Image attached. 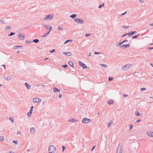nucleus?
Instances as JSON below:
<instances>
[{
    "label": "nucleus",
    "instance_id": "nucleus-12",
    "mask_svg": "<svg viewBox=\"0 0 153 153\" xmlns=\"http://www.w3.org/2000/svg\"><path fill=\"white\" fill-rule=\"evenodd\" d=\"M30 133L31 134H33L35 131V129L34 127L31 128L30 130Z\"/></svg>",
    "mask_w": 153,
    "mask_h": 153
},
{
    "label": "nucleus",
    "instance_id": "nucleus-45",
    "mask_svg": "<svg viewBox=\"0 0 153 153\" xmlns=\"http://www.w3.org/2000/svg\"><path fill=\"white\" fill-rule=\"evenodd\" d=\"M127 34H128V33H126L125 34H124L122 36H121V37H124L125 36H126Z\"/></svg>",
    "mask_w": 153,
    "mask_h": 153
},
{
    "label": "nucleus",
    "instance_id": "nucleus-3",
    "mask_svg": "<svg viewBox=\"0 0 153 153\" xmlns=\"http://www.w3.org/2000/svg\"><path fill=\"white\" fill-rule=\"evenodd\" d=\"M131 65L130 64H127L122 67L121 68V70L123 71L127 70L130 68Z\"/></svg>",
    "mask_w": 153,
    "mask_h": 153
},
{
    "label": "nucleus",
    "instance_id": "nucleus-62",
    "mask_svg": "<svg viewBox=\"0 0 153 153\" xmlns=\"http://www.w3.org/2000/svg\"><path fill=\"white\" fill-rule=\"evenodd\" d=\"M2 66H3L4 67V68L5 69H6L5 66V65H2Z\"/></svg>",
    "mask_w": 153,
    "mask_h": 153
},
{
    "label": "nucleus",
    "instance_id": "nucleus-38",
    "mask_svg": "<svg viewBox=\"0 0 153 153\" xmlns=\"http://www.w3.org/2000/svg\"><path fill=\"white\" fill-rule=\"evenodd\" d=\"M68 67V65H63L62 66V68H66Z\"/></svg>",
    "mask_w": 153,
    "mask_h": 153
},
{
    "label": "nucleus",
    "instance_id": "nucleus-34",
    "mask_svg": "<svg viewBox=\"0 0 153 153\" xmlns=\"http://www.w3.org/2000/svg\"><path fill=\"white\" fill-rule=\"evenodd\" d=\"M139 35V34H138L136 36H133L132 38L133 39L137 38V37Z\"/></svg>",
    "mask_w": 153,
    "mask_h": 153
},
{
    "label": "nucleus",
    "instance_id": "nucleus-30",
    "mask_svg": "<svg viewBox=\"0 0 153 153\" xmlns=\"http://www.w3.org/2000/svg\"><path fill=\"white\" fill-rule=\"evenodd\" d=\"M9 119L11 121V122L13 123L14 122V120L13 117H10L9 118Z\"/></svg>",
    "mask_w": 153,
    "mask_h": 153
},
{
    "label": "nucleus",
    "instance_id": "nucleus-22",
    "mask_svg": "<svg viewBox=\"0 0 153 153\" xmlns=\"http://www.w3.org/2000/svg\"><path fill=\"white\" fill-rule=\"evenodd\" d=\"M76 16H77V15L76 14H72V15H71L70 16V17L71 18H73L76 17Z\"/></svg>",
    "mask_w": 153,
    "mask_h": 153
},
{
    "label": "nucleus",
    "instance_id": "nucleus-15",
    "mask_svg": "<svg viewBox=\"0 0 153 153\" xmlns=\"http://www.w3.org/2000/svg\"><path fill=\"white\" fill-rule=\"evenodd\" d=\"M11 26L10 25H9L5 27V30L6 31H9V30L11 29Z\"/></svg>",
    "mask_w": 153,
    "mask_h": 153
},
{
    "label": "nucleus",
    "instance_id": "nucleus-56",
    "mask_svg": "<svg viewBox=\"0 0 153 153\" xmlns=\"http://www.w3.org/2000/svg\"><path fill=\"white\" fill-rule=\"evenodd\" d=\"M51 30H49V31L47 33V34L48 35L49 34Z\"/></svg>",
    "mask_w": 153,
    "mask_h": 153
},
{
    "label": "nucleus",
    "instance_id": "nucleus-13",
    "mask_svg": "<svg viewBox=\"0 0 153 153\" xmlns=\"http://www.w3.org/2000/svg\"><path fill=\"white\" fill-rule=\"evenodd\" d=\"M25 85L28 89H30V88L31 86L28 85L27 82L25 83Z\"/></svg>",
    "mask_w": 153,
    "mask_h": 153
},
{
    "label": "nucleus",
    "instance_id": "nucleus-8",
    "mask_svg": "<svg viewBox=\"0 0 153 153\" xmlns=\"http://www.w3.org/2000/svg\"><path fill=\"white\" fill-rule=\"evenodd\" d=\"M4 78L5 79L9 81L12 79L11 77L8 75H5L4 76Z\"/></svg>",
    "mask_w": 153,
    "mask_h": 153
},
{
    "label": "nucleus",
    "instance_id": "nucleus-1",
    "mask_svg": "<svg viewBox=\"0 0 153 153\" xmlns=\"http://www.w3.org/2000/svg\"><path fill=\"white\" fill-rule=\"evenodd\" d=\"M56 151V149L54 146L51 145L49 147L48 149V153H55Z\"/></svg>",
    "mask_w": 153,
    "mask_h": 153
},
{
    "label": "nucleus",
    "instance_id": "nucleus-19",
    "mask_svg": "<svg viewBox=\"0 0 153 153\" xmlns=\"http://www.w3.org/2000/svg\"><path fill=\"white\" fill-rule=\"evenodd\" d=\"M153 134V132H148L147 133V134L150 137H152V134Z\"/></svg>",
    "mask_w": 153,
    "mask_h": 153
},
{
    "label": "nucleus",
    "instance_id": "nucleus-53",
    "mask_svg": "<svg viewBox=\"0 0 153 153\" xmlns=\"http://www.w3.org/2000/svg\"><path fill=\"white\" fill-rule=\"evenodd\" d=\"M62 151H63L65 149V148L64 147V146H62Z\"/></svg>",
    "mask_w": 153,
    "mask_h": 153
},
{
    "label": "nucleus",
    "instance_id": "nucleus-47",
    "mask_svg": "<svg viewBox=\"0 0 153 153\" xmlns=\"http://www.w3.org/2000/svg\"><path fill=\"white\" fill-rule=\"evenodd\" d=\"M25 42L26 43H28L29 44H30L32 42L31 41H26Z\"/></svg>",
    "mask_w": 153,
    "mask_h": 153
},
{
    "label": "nucleus",
    "instance_id": "nucleus-4",
    "mask_svg": "<svg viewBox=\"0 0 153 153\" xmlns=\"http://www.w3.org/2000/svg\"><path fill=\"white\" fill-rule=\"evenodd\" d=\"M91 120L90 119H87L86 118H83L82 120V123L86 124L89 123H91Z\"/></svg>",
    "mask_w": 153,
    "mask_h": 153
},
{
    "label": "nucleus",
    "instance_id": "nucleus-36",
    "mask_svg": "<svg viewBox=\"0 0 153 153\" xmlns=\"http://www.w3.org/2000/svg\"><path fill=\"white\" fill-rule=\"evenodd\" d=\"M22 47V46H15L14 47V48L15 49H17V48L19 47Z\"/></svg>",
    "mask_w": 153,
    "mask_h": 153
},
{
    "label": "nucleus",
    "instance_id": "nucleus-2",
    "mask_svg": "<svg viewBox=\"0 0 153 153\" xmlns=\"http://www.w3.org/2000/svg\"><path fill=\"white\" fill-rule=\"evenodd\" d=\"M54 16V14H51L46 16L45 18L43 19V21L50 20L52 19Z\"/></svg>",
    "mask_w": 153,
    "mask_h": 153
},
{
    "label": "nucleus",
    "instance_id": "nucleus-18",
    "mask_svg": "<svg viewBox=\"0 0 153 153\" xmlns=\"http://www.w3.org/2000/svg\"><path fill=\"white\" fill-rule=\"evenodd\" d=\"M78 121V120H76L74 119V118H71V119L69 121H71L73 123L76 122Z\"/></svg>",
    "mask_w": 153,
    "mask_h": 153
},
{
    "label": "nucleus",
    "instance_id": "nucleus-57",
    "mask_svg": "<svg viewBox=\"0 0 153 153\" xmlns=\"http://www.w3.org/2000/svg\"><path fill=\"white\" fill-rule=\"evenodd\" d=\"M128 42V41L125 40H124V41H123V42H122V43H123H123H124V42Z\"/></svg>",
    "mask_w": 153,
    "mask_h": 153
},
{
    "label": "nucleus",
    "instance_id": "nucleus-10",
    "mask_svg": "<svg viewBox=\"0 0 153 153\" xmlns=\"http://www.w3.org/2000/svg\"><path fill=\"white\" fill-rule=\"evenodd\" d=\"M129 47V44H128L126 45H122L120 46V48H122L123 49H126V48H128Z\"/></svg>",
    "mask_w": 153,
    "mask_h": 153
},
{
    "label": "nucleus",
    "instance_id": "nucleus-60",
    "mask_svg": "<svg viewBox=\"0 0 153 153\" xmlns=\"http://www.w3.org/2000/svg\"><path fill=\"white\" fill-rule=\"evenodd\" d=\"M146 88H141V90H145Z\"/></svg>",
    "mask_w": 153,
    "mask_h": 153
},
{
    "label": "nucleus",
    "instance_id": "nucleus-40",
    "mask_svg": "<svg viewBox=\"0 0 153 153\" xmlns=\"http://www.w3.org/2000/svg\"><path fill=\"white\" fill-rule=\"evenodd\" d=\"M113 78L112 77H109L108 78V80L109 81H111L113 79Z\"/></svg>",
    "mask_w": 153,
    "mask_h": 153
},
{
    "label": "nucleus",
    "instance_id": "nucleus-25",
    "mask_svg": "<svg viewBox=\"0 0 153 153\" xmlns=\"http://www.w3.org/2000/svg\"><path fill=\"white\" fill-rule=\"evenodd\" d=\"M68 64H69V65H70L72 67H73V66H74V64L71 61H70L69 62H68Z\"/></svg>",
    "mask_w": 153,
    "mask_h": 153
},
{
    "label": "nucleus",
    "instance_id": "nucleus-50",
    "mask_svg": "<svg viewBox=\"0 0 153 153\" xmlns=\"http://www.w3.org/2000/svg\"><path fill=\"white\" fill-rule=\"evenodd\" d=\"M17 134H21V131H18L17 132Z\"/></svg>",
    "mask_w": 153,
    "mask_h": 153
},
{
    "label": "nucleus",
    "instance_id": "nucleus-17",
    "mask_svg": "<svg viewBox=\"0 0 153 153\" xmlns=\"http://www.w3.org/2000/svg\"><path fill=\"white\" fill-rule=\"evenodd\" d=\"M108 103L109 105L113 104L114 103V100H110L108 101Z\"/></svg>",
    "mask_w": 153,
    "mask_h": 153
},
{
    "label": "nucleus",
    "instance_id": "nucleus-51",
    "mask_svg": "<svg viewBox=\"0 0 153 153\" xmlns=\"http://www.w3.org/2000/svg\"><path fill=\"white\" fill-rule=\"evenodd\" d=\"M62 97V95L61 94H60L59 95V98H61V97Z\"/></svg>",
    "mask_w": 153,
    "mask_h": 153
},
{
    "label": "nucleus",
    "instance_id": "nucleus-28",
    "mask_svg": "<svg viewBox=\"0 0 153 153\" xmlns=\"http://www.w3.org/2000/svg\"><path fill=\"white\" fill-rule=\"evenodd\" d=\"M39 40L38 39H35L33 40V42L35 43H37L39 42Z\"/></svg>",
    "mask_w": 153,
    "mask_h": 153
},
{
    "label": "nucleus",
    "instance_id": "nucleus-44",
    "mask_svg": "<svg viewBox=\"0 0 153 153\" xmlns=\"http://www.w3.org/2000/svg\"><path fill=\"white\" fill-rule=\"evenodd\" d=\"M48 35L47 34V33H45V34H44V35H43V36H42V37H46Z\"/></svg>",
    "mask_w": 153,
    "mask_h": 153
},
{
    "label": "nucleus",
    "instance_id": "nucleus-26",
    "mask_svg": "<svg viewBox=\"0 0 153 153\" xmlns=\"http://www.w3.org/2000/svg\"><path fill=\"white\" fill-rule=\"evenodd\" d=\"M5 139L4 137V136H2L0 137V140H4Z\"/></svg>",
    "mask_w": 153,
    "mask_h": 153
},
{
    "label": "nucleus",
    "instance_id": "nucleus-46",
    "mask_svg": "<svg viewBox=\"0 0 153 153\" xmlns=\"http://www.w3.org/2000/svg\"><path fill=\"white\" fill-rule=\"evenodd\" d=\"M139 2L140 3H143L144 2V0H139Z\"/></svg>",
    "mask_w": 153,
    "mask_h": 153
},
{
    "label": "nucleus",
    "instance_id": "nucleus-23",
    "mask_svg": "<svg viewBox=\"0 0 153 153\" xmlns=\"http://www.w3.org/2000/svg\"><path fill=\"white\" fill-rule=\"evenodd\" d=\"M0 23L1 25H3L5 24L4 20L3 19H1L0 20Z\"/></svg>",
    "mask_w": 153,
    "mask_h": 153
},
{
    "label": "nucleus",
    "instance_id": "nucleus-33",
    "mask_svg": "<svg viewBox=\"0 0 153 153\" xmlns=\"http://www.w3.org/2000/svg\"><path fill=\"white\" fill-rule=\"evenodd\" d=\"M72 41V40H66L64 43V44H65L69 42H71Z\"/></svg>",
    "mask_w": 153,
    "mask_h": 153
},
{
    "label": "nucleus",
    "instance_id": "nucleus-16",
    "mask_svg": "<svg viewBox=\"0 0 153 153\" xmlns=\"http://www.w3.org/2000/svg\"><path fill=\"white\" fill-rule=\"evenodd\" d=\"M63 53L67 56H70L71 55V53L70 52H68L67 53L63 52Z\"/></svg>",
    "mask_w": 153,
    "mask_h": 153
},
{
    "label": "nucleus",
    "instance_id": "nucleus-52",
    "mask_svg": "<svg viewBox=\"0 0 153 153\" xmlns=\"http://www.w3.org/2000/svg\"><path fill=\"white\" fill-rule=\"evenodd\" d=\"M33 106H31V108H30V110H31L33 111Z\"/></svg>",
    "mask_w": 153,
    "mask_h": 153
},
{
    "label": "nucleus",
    "instance_id": "nucleus-6",
    "mask_svg": "<svg viewBox=\"0 0 153 153\" xmlns=\"http://www.w3.org/2000/svg\"><path fill=\"white\" fill-rule=\"evenodd\" d=\"M34 103H37L41 102L42 100L38 98H34L33 100Z\"/></svg>",
    "mask_w": 153,
    "mask_h": 153
},
{
    "label": "nucleus",
    "instance_id": "nucleus-43",
    "mask_svg": "<svg viewBox=\"0 0 153 153\" xmlns=\"http://www.w3.org/2000/svg\"><path fill=\"white\" fill-rule=\"evenodd\" d=\"M128 27H129V26H123V27L125 29L128 28Z\"/></svg>",
    "mask_w": 153,
    "mask_h": 153
},
{
    "label": "nucleus",
    "instance_id": "nucleus-27",
    "mask_svg": "<svg viewBox=\"0 0 153 153\" xmlns=\"http://www.w3.org/2000/svg\"><path fill=\"white\" fill-rule=\"evenodd\" d=\"M123 44L122 42H118L116 44V45L117 46H119L120 45H121V44Z\"/></svg>",
    "mask_w": 153,
    "mask_h": 153
},
{
    "label": "nucleus",
    "instance_id": "nucleus-14",
    "mask_svg": "<svg viewBox=\"0 0 153 153\" xmlns=\"http://www.w3.org/2000/svg\"><path fill=\"white\" fill-rule=\"evenodd\" d=\"M117 153H122V150L120 146V147L118 146L117 150Z\"/></svg>",
    "mask_w": 153,
    "mask_h": 153
},
{
    "label": "nucleus",
    "instance_id": "nucleus-21",
    "mask_svg": "<svg viewBox=\"0 0 153 153\" xmlns=\"http://www.w3.org/2000/svg\"><path fill=\"white\" fill-rule=\"evenodd\" d=\"M136 33V31H131L130 33H128V35L129 36H131Z\"/></svg>",
    "mask_w": 153,
    "mask_h": 153
},
{
    "label": "nucleus",
    "instance_id": "nucleus-63",
    "mask_svg": "<svg viewBox=\"0 0 153 153\" xmlns=\"http://www.w3.org/2000/svg\"><path fill=\"white\" fill-rule=\"evenodd\" d=\"M149 50H152V49H153V47H152V48H149Z\"/></svg>",
    "mask_w": 153,
    "mask_h": 153
},
{
    "label": "nucleus",
    "instance_id": "nucleus-20",
    "mask_svg": "<svg viewBox=\"0 0 153 153\" xmlns=\"http://www.w3.org/2000/svg\"><path fill=\"white\" fill-rule=\"evenodd\" d=\"M32 112L33 111L30 110L29 112L27 113V115L29 117H31Z\"/></svg>",
    "mask_w": 153,
    "mask_h": 153
},
{
    "label": "nucleus",
    "instance_id": "nucleus-11",
    "mask_svg": "<svg viewBox=\"0 0 153 153\" xmlns=\"http://www.w3.org/2000/svg\"><path fill=\"white\" fill-rule=\"evenodd\" d=\"M46 27V28L47 29H49V30H52V28L51 26H50L48 25H44Z\"/></svg>",
    "mask_w": 153,
    "mask_h": 153
},
{
    "label": "nucleus",
    "instance_id": "nucleus-42",
    "mask_svg": "<svg viewBox=\"0 0 153 153\" xmlns=\"http://www.w3.org/2000/svg\"><path fill=\"white\" fill-rule=\"evenodd\" d=\"M55 51V49H53L52 50L50 51V53H52L53 52H54Z\"/></svg>",
    "mask_w": 153,
    "mask_h": 153
},
{
    "label": "nucleus",
    "instance_id": "nucleus-24",
    "mask_svg": "<svg viewBox=\"0 0 153 153\" xmlns=\"http://www.w3.org/2000/svg\"><path fill=\"white\" fill-rule=\"evenodd\" d=\"M135 114L137 117L140 115V114L137 110H136L135 111Z\"/></svg>",
    "mask_w": 153,
    "mask_h": 153
},
{
    "label": "nucleus",
    "instance_id": "nucleus-61",
    "mask_svg": "<svg viewBox=\"0 0 153 153\" xmlns=\"http://www.w3.org/2000/svg\"><path fill=\"white\" fill-rule=\"evenodd\" d=\"M126 12H126V11L125 13H122V14L121 15H122V16H123V15H124V14H125Z\"/></svg>",
    "mask_w": 153,
    "mask_h": 153
},
{
    "label": "nucleus",
    "instance_id": "nucleus-32",
    "mask_svg": "<svg viewBox=\"0 0 153 153\" xmlns=\"http://www.w3.org/2000/svg\"><path fill=\"white\" fill-rule=\"evenodd\" d=\"M100 65L102 67H104L105 68L107 67V65H106L104 64H100Z\"/></svg>",
    "mask_w": 153,
    "mask_h": 153
},
{
    "label": "nucleus",
    "instance_id": "nucleus-64",
    "mask_svg": "<svg viewBox=\"0 0 153 153\" xmlns=\"http://www.w3.org/2000/svg\"><path fill=\"white\" fill-rule=\"evenodd\" d=\"M149 26H153V23L152 24H149Z\"/></svg>",
    "mask_w": 153,
    "mask_h": 153
},
{
    "label": "nucleus",
    "instance_id": "nucleus-58",
    "mask_svg": "<svg viewBox=\"0 0 153 153\" xmlns=\"http://www.w3.org/2000/svg\"><path fill=\"white\" fill-rule=\"evenodd\" d=\"M140 121H141V120L139 119V120H137L136 121V122L137 123H139V122H140Z\"/></svg>",
    "mask_w": 153,
    "mask_h": 153
},
{
    "label": "nucleus",
    "instance_id": "nucleus-54",
    "mask_svg": "<svg viewBox=\"0 0 153 153\" xmlns=\"http://www.w3.org/2000/svg\"><path fill=\"white\" fill-rule=\"evenodd\" d=\"M94 53V54H100V53L97 52H95Z\"/></svg>",
    "mask_w": 153,
    "mask_h": 153
},
{
    "label": "nucleus",
    "instance_id": "nucleus-5",
    "mask_svg": "<svg viewBox=\"0 0 153 153\" xmlns=\"http://www.w3.org/2000/svg\"><path fill=\"white\" fill-rule=\"evenodd\" d=\"M74 22H77L79 24H82L83 23L84 21L81 19L77 18L74 20Z\"/></svg>",
    "mask_w": 153,
    "mask_h": 153
},
{
    "label": "nucleus",
    "instance_id": "nucleus-29",
    "mask_svg": "<svg viewBox=\"0 0 153 153\" xmlns=\"http://www.w3.org/2000/svg\"><path fill=\"white\" fill-rule=\"evenodd\" d=\"M112 123V122L111 121L107 124V126L108 127H110Z\"/></svg>",
    "mask_w": 153,
    "mask_h": 153
},
{
    "label": "nucleus",
    "instance_id": "nucleus-48",
    "mask_svg": "<svg viewBox=\"0 0 153 153\" xmlns=\"http://www.w3.org/2000/svg\"><path fill=\"white\" fill-rule=\"evenodd\" d=\"M13 142L14 143H16V144H18V141H13Z\"/></svg>",
    "mask_w": 153,
    "mask_h": 153
},
{
    "label": "nucleus",
    "instance_id": "nucleus-7",
    "mask_svg": "<svg viewBox=\"0 0 153 153\" xmlns=\"http://www.w3.org/2000/svg\"><path fill=\"white\" fill-rule=\"evenodd\" d=\"M23 34L20 33L18 35V38L21 40H24L25 38V36Z\"/></svg>",
    "mask_w": 153,
    "mask_h": 153
},
{
    "label": "nucleus",
    "instance_id": "nucleus-49",
    "mask_svg": "<svg viewBox=\"0 0 153 153\" xmlns=\"http://www.w3.org/2000/svg\"><path fill=\"white\" fill-rule=\"evenodd\" d=\"M91 34H86V35H85V37H87L88 36H90L91 35Z\"/></svg>",
    "mask_w": 153,
    "mask_h": 153
},
{
    "label": "nucleus",
    "instance_id": "nucleus-35",
    "mask_svg": "<svg viewBox=\"0 0 153 153\" xmlns=\"http://www.w3.org/2000/svg\"><path fill=\"white\" fill-rule=\"evenodd\" d=\"M57 88L56 87H54V88H53V91H54V92H56V91H57Z\"/></svg>",
    "mask_w": 153,
    "mask_h": 153
},
{
    "label": "nucleus",
    "instance_id": "nucleus-59",
    "mask_svg": "<svg viewBox=\"0 0 153 153\" xmlns=\"http://www.w3.org/2000/svg\"><path fill=\"white\" fill-rule=\"evenodd\" d=\"M128 96V95L127 94H124L123 95V97H126Z\"/></svg>",
    "mask_w": 153,
    "mask_h": 153
},
{
    "label": "nucleus",
    "instance_id": "nucleus-37",
    "mask_svg": "<svg viewBox=\"0 0 153 153\" xmlns=\"http://www.w3.org/2000/svg\"><path fill=\"white\" fill-rule=\"evenodd\" d=\"M63 29V28L62 27H59L57 28V29L58 30H61Z\"/></svg>",
    "mask_w": 153,
    "mask_h": 153
},
{
    "label": "nucleus",
    "instance_id": "nucleus-41",
    "mask_svg": "<svg viewBox=\"0 0 153 153\" xmlns=\"http://www.w3.org/2000/svg\"><path fill=\"white\" fill-rule=\"evenodd\" d=\"M133 128V125H131V126H130V128H129V131H131V130L132 129V128Z\"/></svg>",
    "mask_w": 153,
    "mask_h": 153
},
{
    "label": "nucleus",
    "instance_id": "nucleus-31",
    "mask_svg": "<svg viewBox=\"0 0 153 153\" xmlns=\"http://www.w3.org/2000/svg\"><path fill=\"white\" fill-rule=\"evenodd\" d=\"M15 34V33L13 32H11L10 34L8 35L9 36H13Z\"/></svg>",
    "mask_w": 153,
    "mask_h": 153
},
{
    "label": "nucleus",
    "instance_id": "nucleus-9",
    "mask_svg": "<svg viewBox=\"0 0 153 153\" xmlns=\"http://www.w3.org/2000/svg\"><path fill=\"white\" fill-rule=\"evenodd\" d=\"M79 65L80 66H82V68L84 69H85V68H87V66H85V64H84V63L80 61H79Z\"/></svg>",
    "mask_w": 153,
    "mask_h": 153
},
{
    "label": "nucleus",
    "instance_id": "nucleus-55",
    "mask_svg": "<svg viewBox=\"0 0 153 153\" xmlns=\"http://www.w3.org/2000/svg\"><path fill=\"white\" fill-rule=\"evenodd\" d=\"M95 147V146L93 147L91 149V151H92L94 149Z\"/></svg>",
    "mask_w": 153,
    "mask_h": 153
},
{
    "label": "nucleus",
    "instance_id": "nucleus-39",
    "mask_svg": "<svg viewBox=\"0 0 153 153\" xmlns=\"http://www.w3.org/2000/svg\"><path fill=\"white\" fill-rule=\"evenodd\" d=\"M104 5V3H103L102 5H101V4H100L98 7L99 8H100L101 7L103 6Z\"/></svg>",
    "mask_w": 153,
    "mask_h": 153
}]
</instances>
